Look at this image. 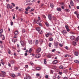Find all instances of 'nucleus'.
Returning a JSON list of instances; mask_svg holds the SVG:
<instances>
[{"label":"nucleus","instance_id":"obj_1","mask_svg":"<svg viewBox=\"0 0 79 79\" xmlns=\"http://www.w3.org/2000/svg\"><path fill=\"white\" fill-rule=\"evenodd\" d=\"M58 42H55L54 43V46L55 48H58Z\"/></svg>","mask_w":79,"mask_h":79},{"label":"nucleus","instance_id":"obj_2","mask_svg":"<svg viewBox=\"0 0 79 79\" xmlns=\"http://www.w3.org/2000/svg\"><path fill=\"white\" fill-rule=\"evenodd\" d=\"M53 55L52 54L49 53L47 55V57L48 58H50Z\"/></svg>","mask_w":79,"mask_h":79},{"label":"nucleus","instance_id":"obj_3","mask_svg":"<svg viewBox=\"0 0 79 79\" xmlns=\"http://www.w3.org/2000/svg\"><path fill=\"white\" fill-rule=\"evenodd\" d=\"M0 37L2 38V40H4L5 39V36L4 35H2V34L0 33Z\"/></svg>","mask_w":79,"mask_h":79},{"label":"nucleus","instance_id":"obj_4","mask_svg":"<svg viewBox=\"0 0 79 79\" xmlns=\"http://www.w3.org/2000/svg\"><path fill=\"white\" fill-rule=\"evenodd\" d=\"M41 51V48H38L36 50V53H39Z\"/></svg>","mask_w":79,"mask_h":79},{"label":"nucleus","instance_id":"obj_5","mask_svg":"<svg viewBox=\"0 0 79 79\" xmlns=\"http://www.w3.org/2000/svg\"><path fill=\"white\" fill-rule=\"evenodd\" d=\"M48 19H49V20H52V15L51 14H49L48 15Z\"/></svg>","mask_w":79,"mask_h":79},{"label":"nucleus","instance_id":"obj_6","mask_svg":"<svg viewBox=\"0 0 79 79\" xmlns=\"http://www.w3.org/2000/svg\"><path fill=\"white\" fill-rule=\"evenodd\" d=\"M58 63V61L57 60H54L52 62V64H56Z\"/></svg>","mask_w":79,"mask_h":79},{"label":"nucleus","instance_id":"obj_7","mask_svg":"<svg viewBox=\"0 0 79 79\" xmlns=\"http://www.w3.org/2000/svg\"><path fill=\"white\" fill-rule=\"evenodd\" d=\"M24 79H31V78L29 76H26V78H24Z\"/></svg>","mask_w":79,"mask_h":79},{"label":"nucleus","instance_id":"obj_8","mask_svg":"<svg viewBox=\"0 0 79 79\" xmlns=\"http://www.w3.org/2000/svg\"><path fill=\"white\" fill-rule=\"evenodd\" d=\"M20 43L22 47H24V42H23V41H20Z\"/></svg>","mask_w":79,"mask_h":79},{"label":"nucleus","instance_id":"obj_9","mask_svg":"<svg viewBox=\"0 0 79 79\" xmlns=\"http://www.w3.org/2000/svg\"><path fill=\"white\" fill-rule=\"evenodd\" d=\"M70 39L72 40H74L75 39V36L72 35Z\"/></svg>","mask_w":79,"mask_h":79},{"label":"nucleus","instance_id":"obj_10","mask_svg":"<svg viewBox=\"0 0 79 79\" xmlns=\"http://www.w3.org/2000/svg\"><path fill=\"white\" fill-rule=\"evenodd\" d=\"M36 58H40V55L39 54H36L35 56Z\"/></svg>","mask_w":79,"mask_h":79},{"label":"nucleus","instance_id":"obj_11","mask_svg":"<svg viewBox=\"0 0 79 79\" xmlns=\"http://www.w3.org/2000/svg\"><path fill=\"white\" fill-rule=\"evenodd\" d=\"M70 4L71 6H74V3H73V1H71L70 2Z\"/></svg>","mask_w":79,"mask_h":79},{"label":"nucleus","instance_id":"obj_12","mask_svg":"<svg viewBox=\"0 0 79 79\" xmlns=\"http://www.w3.org/2000/svg\"><path fill=\"white\" fill-rule=\"evenodd\" d=\"M19 34V32L18 31H16L14 32V34L15 35H17Z\"/></svg>","mask_w":79,"mask_h":79},{"label":"nucleus","instance_id":"obj_13","mask_svg":"<svg viewBox=\"0 0 79 79\" xmlns=\"http://www.w3.org/2000/svg\"><path fill=\"white\" fill-rule=\"evenodd\" d=\"M74 54L75 56H78L79 55V54L78 53V52H77L76 51L74 53Z\"/></svg>","mask_w":79,"mask_h":79},{"label":"nucleus","instance_id":"obj_14","mask_svg":"<svg viewBox=\"0 0 79 79\" xmlns=\"http://www.w3.org/2000/svg\"><path fill=\"white\" fill-rule=\"evenodd\" d=\"M52 34V33H47V34H46L45 35V36H46V37H48L49 36V35H50Z\"/></svg>","mask_w":79,"mask_h":79},{"label":"nucleus","instance_id":"obj_15","mask_svg":"<svg viewBox=\"0 0 79 79\" xmlns=\"http://www.w3.org/2000/svg\"><path fill=\"white\" fill-rule=\"evenodd\" d=\"M36 23L37 24H39V23H41V20H40H40H37V21H36Z\"/></svg>","mask_w":79,"mask_h":79},{"label":"nucleus","instance_id":"obj_16","mask_svg":"<svg viewBox=\"0 0 79 79\" xmlns=\"http://www.w3.org/2000/svg\"><path fill=\"white\" fill-rule=\"evenodd\" d=\"M22 33H25V32H26V30L24 28H23L22 30Z\"/></svg>","mask_w":79,"mask_h":79},{"label":"nucleus","instance_id":"obj_17","mask_svg":"<svg viewBox=\"0 0 79 79\" xmlns=\"http://www.w3.org/2000/svg\"><path fill=\"white\" fill-rule=\"evenodd\" d=\"M13 42H14V43L16 42V41H17V39H13L12 40Z\"/></svg>","mask_w":79,"mask_h":79},{"label":"nucleus","instance_id":"obj_18","mask_svg":"<svg viewBox=\"0 0 79 79\" xmlns=\"http://www.w3.org/2000/svg\"><path fill=\"white\" fill-rule=\"evenodd\" d=\"M50 6L51 8H53V7L54 6V5H53V4L52 3H50Z\"/></svg>","mask_w":79,"mask_h":79},{"label":"nucleus","instance_id":"obj_19","mask_svg":"<svg viewBox=\"0 0 79 79\" xmlns=\"http://www.w3.org/2000/svg\"><path fill=\"white\" fill-rule=\"evenodd\" d=\"M1 63L2 64H3V65H4V64H5L3 62V59L1 60Z\"/></svg>","mask_w":79,"mask_h":79},{"label":"nucleus","instance_id":"obj_20","mask_svg":"<svg viewBox=\"0 0 79 79\" xmlns=\"http://www.w3.org/2000/svg\"><path fill=\"white\" fill-rule=\"evenodd\" d=\"M28 43H29V44H32V41L31 40H29L28 41Z\"/></svg>","mask_w":79,"mask_h":79},{"label":"nucleus","instance_id":"obj_21","mask_svg":"<svg viewBox=\"0 0 79 79\" xmlns=\"http://www.w3.org/2000/svg\"><path fill=\"white\" fill-rule=\"evenodd\" d=\"M49 41H53V37H51L49 39Z\"/></svg>","mask_w":79,"mask_h":79},{"label":"nucleus","instance_id":"obj_22","mask_svg":"<svg viewBox=\"0 0 79 79\" xmlns=\"http://www.w3.org/2000/svg\"><path fill=\"white\" fill-rule=\"evenodd\" d=\"M39 43V40H36L35 42V45H37L38 44V43Z\"/></svg>","mask_w":79,"mask_h":79},{"label":"nucleus","instance_id":"obj_23","mask_svg":"<svg viewBox=\"0 0 79 79\" xmlns=\"http://www.w3.org/2000/svg\"><path fill=\"white\" fill-rule=\"evenodd\" d=\"M66 31L65 30H64L62 31V33L63 34H66Z\"/></svg>","mask_w":79,"mask_h":79},{"label":"nucleus","instance_id":"obj_24","mask_svg":"<svg viewBox=\"0 0 79 79\" xmlns=\"http://www.w3.org/2000/svg\"><path fill=\"white\" fill-rule=\"evenodd\" d=\"M11 77H15V75L14 74H11L10 75Z\"/></svg>","mask_w":79,"mask_h":79},{"label":"nucleus","instance_id":"obj_25","mask_svg":"<svg viewBox=\"0 0 79 79\" xmlns=\"http://www.w3.org/2000/svg\"><path fill=\"white\" fill-rule=\"evenodd\" d=\"M74 62L76 63H79V61L78 60H75Z\"/></svg>","mask_w":79,"mask_h":79},{"label":"nucleus","instance_id":"obj_26","mask_svg":"<svg viewBox=\"0 0 79 79\" xmlns=\"http://www.w3.org/2000/svg\"><path fill=\"white\" fill-rule=\"evenodd\" d=\"M32 51V48H30L28 51L29 53H31V52Z\"/></svg>","mask_w":79,"mask_h":79},{"label":"nucleus","instance_id":"obj_27","mask_svg":"<svg viewBox=\"0 0 79 79\" xmlns=\"http://www.w3.org/2000/svg\"><path fill=\"white\" fill-rule=\"evenodd\" d=\"M36 70H37L38 71V70H40L41 69L40 68V67H37L36 68Z\"/></svg>","mask_w":79,"mask_h":79},{"label":"nucleus","instance_id":"obj_28","mask_svg":"<svg viewBox=\"0 0 79 79\" xmlns=\"http://www.w3.org/2000/svg\"><path fill=\"white\" fill-rule=\"evenodd\" d=\"M57 11H61V8H57Z\"/></svg>","mask_w":79,"mask_h":79},{"label":"nucleus","instance_id":"obj_29","mask_svg":"<svg viewBox=\"0 0 79 79\" xmlns=\"http://www.w3.org/2000/svg\"><path fill=\"white\" fill-rule=\"evenodd\" d=\"M36 31H39H39H40V28H36Z\"/></svg>","mask_w":79,"mask_h":79},{"label":"nucleus","instance_id":"obj_30","mask_svg":"<svg viewBox=\"0 0 79 79\" xmlns=\"http://www.w3.org/2000/svg\"><path fill=\"white\" fill-rule=\"evenodd\" d=\"M59 68L60 69H63V66L62 65H60L59 67Z\"/></svg>","mask_w":79,"mask_h":79},{"label":"nucleus","instance_id":"obj_31","mask_svg":"<svg viewBox=\"0 0 79 79\" xmlns=\"http://www.w3.org/2000/svg\"><path fill=\"white\" fill-rule=\"evenodd\" d=\"M47 61V59H45L44 60V64H47V61Z\"/></svg>","mask_w":79,"mask_h":79},{"label":"nucleus","instance_id":"obj_32","mask_svg":"<svg viewBox=\"0 0 79 79\" xmlns=\"http://www.w3.org/2000/svg\"><path fill=\"white\" fill-rule=\"evenodd\" d=\"M45 24L46 25V26L47 27H48L49 26V23H45Z\"/></svg>","mask_w":79,"mask_h":79},{"label":"nucleus","instance_id":"obj_33","mask_svg":"<svg viewBox=\"0 0 79 79\" xmlns=\"http://www.w3.org/2000/svg\"><path fill=\"white\" fill-rule=\"evenodd\" d=\"M39 34H42L43 33V31L42 30H40V31H39Z\"/></svg>","mask_w":79,"mask_h":79},{"label":"nucleus","instance_id":"obj_34","mask_svg":"<svg viewBox=\"0 0 79 79\" xmlns=\"http://www.w3.org/2000/svg\"><path fill=\"white\" fill-rule=\"evenodd\" d=\"M18 37V36H17V35H15L14 36V39H16V38H17Z\"/></svg>","mask_w":79,"mask_h":79},{"label":"nucleus","instance_id":"obj_35","mask_svg":"<svg viewBox=\"0 0 79 79\" xmlns=\"http://www.w3.org/2000/svg\"><path fill=\"white\" fill-rule=\"evenodd\" d=\"M3 30L2 29H1V30H0V33L2 34V33L3 32Z\"/></svg>","mask_w":79,"mask_h":79},{"label":"nucleus","instance_id":"obj_36","mask_svg":"<svg viewBox=\"0 0 79 79\" xmlns=\"http://www.w3.org/2000/svg\"><path fill=\"white\" fill-rule=\"evenodd\" d=\"M43 41H44V40L42 39H40V42H43Z\"/></svg>","mask_w":79,"mask_h":79},{"label":"nucleus","instance_id":"obj_37","mask_svg":"<svg viewBox=\"0 0 79 79\" xmlns=\"http://www.w3.org/2000/svg\"><path fill=\"white\" fill-rule=\"evenodd\" d=\"M52 45V43H49L48 44V46L49 47H51V45Z\"/></svg>","mask_w":79,"mask_h":79},{"label":"nucleus","instance_id":"obj_38","mask_svg":"<svg viewBox=\"0 0 79 79\" xmlns=\"http://www.w3.org/2000/svg\"><path fill=\"white\" fill-rule=\"evenodd\" d=\"M25 68H29L28 65H25Z\"/></svg>","mask_w":79,"mask_h":79},{"label":"nucleus","instance_id":"obj_39","mask_svg":"<svg viewBox=\"0 0 79 79\" xmlns=\"http://www.w3.org/2000/svg\"><path fill=\"white\" fill-rule=\"evenodd\" d=\"M10 63L12 64H14L15 63V62H14V61L12 60L10 61Z\"/></svg>","mask_w":79,"mask_h":79},{"label":"nucleus","instance_id":"obj_40","mask_svg":"<svg viewBox=\"0 0 79 79\" xmlns=\"http://www.w3.org/2000/svg\"><path fill=\"white\" fill-rule=\"evenodd\" d=\"M59 45L61 47H63V44H59Z\"/></svg>","mask_w":79,"mask_h":79},{"label":"nucleus","instance_id":"obj_41","mask_svg":"<svg viewBox=\"0 0 79 79\" xmlns=\"http://www.w3.org/2000/svg\"><path fill=\"white\" fill-rule=\"evenodd\" d=\"M0 77H4V76H3V75L0 74Z\"/></svg>","mask_w":79,"mask_h":79},{"label":"nucleus","instance_id":"obj_42","mask_svg":"<svg viewBox=\"0 0 79 79\" xmlns=\"http://www.w3.org/2000/svg\"><path fill=\"white\" fill-rule=\"evenodd\" d=\"M6 6H7V8L8 9L10 8V5L7 4Z\"/></svg>","mask_w":79,"mask_h":79},{"label":"nucleus","instance_id":"obj_43","mask_svg":"<svg viewBox=\"0 0 79 79\" xmlns=\"http://www.w3.org/2000/svg\"><path fill=\"white\" fill-rule=\"evenodd\" d=\"M19 11H23V9H22V8L19 9Z\"/></svg>","mask_w":79,"mask_h":79},{"label":"nucleus","instance_id":"obj_44","mask_svg":"<svg viewBox=\"0 0 79 79\" xmlns=\"http://www.w3.org/2000/svg\"><path fill=\"white\" fill-rule=\"evenodd\" d=\"M65 27L66 29H67L69 28L68 26V25H65Z\"/></svg>","mask_w":79,"mask_h":79},{"label":"nucleus","instance_id":"obj_45","mask_svg":"<svg viewBox=\"0 0 79 79\" xmlns=\"http://www.w3.org/2000/svg\"><path fill=\"white\" fill-rule=\"evenodd\" d=\"M31 2V0H27L26 1V2L29 3V2Z\"/></svg>","mask_w":79,"mask_h":79},{"label":"nucleus","instance_id":"obj_46","mask_svg":"<svg viewBox=\"0 0 79 79\" xmlns=\"http://www.w3.org/2000/svg\"><path fill=\"white\" fill-rule=\"evenodd\" d=\"M1 72L3 73V74H6V73L5 72L2 71Z\"/></svg>","mask_w":79,"mask_h":79},{"label":"nucleus","instance_id":"obj_47","mask_svg":"<svg viewBox=\"0 0 79 79\" xmlns=\"http://www.w3.org/2000/svg\"><path fill=\"white\" fill-rule=\"evenodd\" d=\"M24 55L25 56H27V52L25 53Z\"/></svg>","mask_w":79,"mask_h":79},{"label":"nucleus","instance_id":"obj_48","mask_svg":"<svg viewBox=\"0 0 79 79\" xmlns=\"http://www.w3.org/2000/svg\"><path fill=\"white\" fill-rule=\"evenodd\" d=\"M77 18H78V19H79V14H77Z\"/></svg>","mask_w":79,"mask_h":79},{"label":"nucleus","instance_id":"obj_49","mask_svg":"<svg viewBox=\"0 0 79 79\" xmlns=\"http://www.w3.org/2000/svg\"><path fill=\"white\" fill-rule=\"evenodd\" d=\"M14 69L15 71H17V70H18V68L17 67H15L14 68Z\"/></svg>","mask_w":79,"mask_h":79},{"label":"nucleus","instance_id":"obj_50","mask_svg":"<svg viewBox=\"0 0 79 79\" xmlns=\"http://www.w3.org/2000/svg\"><path fill=\"white\" fill-rule=\"evenodd\" d=\"M36 76L37 77H38L40 76V74L39 73H37L36 74Z\"/></svg>","mask_w":79,"mask_h":79},{"label":"nucleus","instance_id":"obj_51","mask_svg":"<svg viewBox=\"0 0 79 79\" xmlns=\"http://www.w3.org/2000/svg\"><path fill=\"white\" fill-rule=\"evenodd\" d=\"M11 26H13V22L11 21L10 22Z\"/></svg>","mask_w":79,"mask_h":79},{"label":"nucleus","instance_id":"obj_52","mask_svg":"<svg viewBox=\"0 0 79 79\" xmlns=\"http://www.w3.org/2000/svg\"><path fill=\"white\" fill-rule=\"evenodd\" d=\"M56 50V49H54L52 50V52H55Z\"/></svg>","mask_w":79,"mask_h":79},{"label":"nucleus","instance_id":"obj_53","mask_svg":"<svg viewBox=\"0 0 79 79\" xmlns=\"http://www.w3.org/2000/svg\"><path fill=\"white\" fill-rule=\"evenodd\" d=\"M38 24L39 25V26H41V27H42V25L41 23H39V24Z\"/></svg>","mask_w":79,"mask_h":79},{"label":"nucleus","instance_id":"obj_54","mask_svg":"<svg viewBox=\"0 0 79 79\" xmlns=\"http://www.w3.org/2000/svg\"><path fill=\"white\" fill-rule=\"evenodd\" d=\"M63 79H68V77H64Z\"/></svg>","mask_w":79,"mask_h":79},{"label":"nucleus","instance_id":"obj_55","mask_svg":"<svg viewBox=\"0 0 79 79\" xmlns=\"http://www.w3.org/2000/svg\"><path fill=\"white\" fill-rule=\"evenodd\" d=\"M9 8H10V9H12V8H13V6L12 5L10 6Z\"/></svg>","mask_w":79,"mask_h":79},{"label":"nucleus","instance_id":"obj_56","mask_svg":"<svg viewBox=\"0 0 79 79\" xmlns=\"http://www.w3.org/2000/svg\"><path fill=\"white\" fill-rule=\"evenodd\" d=\"M30 64L31 65H32V66H34V63H33V62L30 63Z\"/></svg>","mask_w":79,"mask_h":79},{"label":"nucleus","instance_id":"obj_57","mask_svg":"<svg viewBox=\"0 0 79 79\" xmlns=\"http://www.w3.org/2000/svg\"><path fill=\"white\" fill-rule=\"evenodd\" d=\"M53 69H56V66H55V67H52Z\"/></svg>","mask_w":79,"mask_h":79},{"label":"nucleus","instance_id":"obj_58","mask_svg":"<svg viewBox=\"0 0 79 79\" xmlns=\"http://www.w3.org/2000/svg\"><path fill=\"white\" fill-rule=\"evenodd\" d=\"M73 45H74L75 46L76 45V42H74V43H73Z\"/></svg>","mask_w":79,"mask_h":79},{"label":"nucleus","instance_id":"obj_59","mask_svg":"<svg viewBox=\"0 0 79 79\" xmlns=\"http://www.w3.org/2000/svg\"><path fill=\"white\" fill-rule=\"evenodd\" d=\"M11 4L13 5V6L15 7V4H14V3H12Z\"/></svg>","mask_w":79,"mask_h":79},{"label":"nucleus","instance_id":"obj_60","mask_svg":"<svg viewBox=\"0 0 79 79\" xmlns=\"http://www.w3.org/2000/svg\"><path fill=\"white\" fill-rule=\"evenodd\" d=\"M17 76H21V74L20 73H17Z\"/></svg>","mask_w":79,"mask_h":79},{"label":"nucleus","instance_id":"obj_61","mask_svg":"<svg viewBox=\"0 0 79 79\" xmlns=\"http://www.w3.org/2000/svg\"><path fill=\"white\" fill-rule=\"evenodd\" d=\"M66 30L68 31V32H69V31H70V30L69 29V28L68 29H66Z\"/></svg>","mask_w":79,"mask_h":79},{"label":"nucleus","instance_id":"obj_62","mask_svg":"<svg viewBox=\"0 0 79 79\" xmlns=\"http://www.w3.org/2000/svg\"><path fill=\"white\" fill-rule=\"evenodd\" d=\"M25 14H26L27 15V14H28V12H27V11H25Z\"/></svg>","mask_w":79,"mask_h":79},{"label":"nucleus","instance_id":"obj_63","mask_svg":"<svg viewBox=\"0 0 79 79\" xmlns=\"http://www.w3.org/2000/svg\"><path fill=\"white\" fill-rule=\"evenodd\" d=\"M8 66H9V67H11V64L10 63H9Z\"/></svg>","mask_w":79,"mask_h":79},{"label":"nucleus","instance_id":"obj_64","mask_svg":"<svg viewBox=\"0 0 79 79\" xmlns=\"http://www.w3.org/2000/svg\"><path fill=\"white\" fill-rule=\"evenodd\" d=\"M0 47H1V48H2L3 45H0Z\"/></svg>","mask_w":79,"mask_h":79}]
</instances>
